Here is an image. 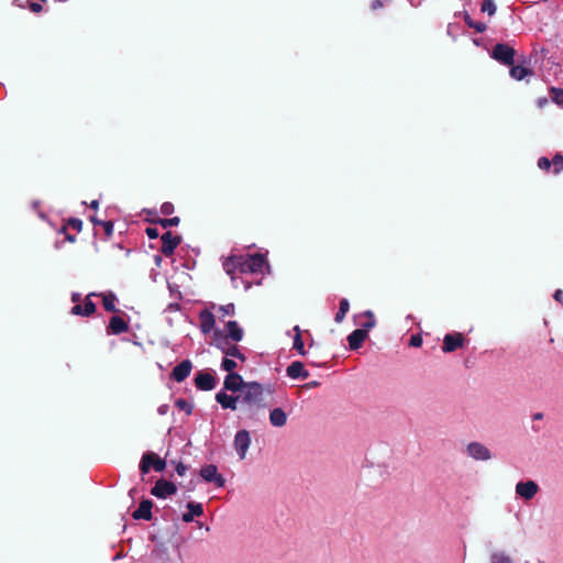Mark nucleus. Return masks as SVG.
I'll list each match as a JSON object with an SVG mask.
<instances>
[{"label": "nucleus", "mask_w": 563, "mask_h": 563, "mask_svg": "<svg viewBox=\"0 0 563 563\" xmlns=\"http://www.w3.org/2000/svg\"><path fill=\"white\" fill-rule=\"evenodd\" d=\"M509 66H510V70H509L510 77L516 79V80H522L527 76H531L532 75V70L529 67L520 66V65H514V64L509 65Z\"/></svg>", "instance_id": "25"}, {"label": "nucleus", "mask_w": 563, "mask_h": 563, "mask_svg": "<svg viewBox=\"0 0 563 563\" xmlns=\"http://www.w3.org/2000/svg\"><path fill=\"white\" fill-rule=\"evenodd\" d=\"M200 330L203 334L210 333L216 324L214 314L208 309H203L199 313Z\"/></svg>", "instance_id": "21"}, {"label": "nucleus", "mask_w": 563, "mask_h": 563, "mask_svg": "<svg viewBox=\"0 0 563 563\" xmlns=\"http://www.w3.org/2000/svg\"><path fill=\"white\" fill-rule=\"evenodd\" d=\"M175 471L176 473L179 475V476H184L186 474V472L188 471V466L185 465L183 462H178L176 464V467H175Z\"/></svg>", "instance_id": "47"}, {"label": "nucleus", "mask_w": 563, "mask_h": 563, "mask_svg": "<svg viewBox=\"0 0 563 563\" xmlns=\"http://www.w3.org/2000/svg\"><path fill=\"white\" fill-rule=\"evenodd\" d=\"M167 287H168V290H169L172 297L181 299V292L179 290L178 285L168 283Z\"/></svg>", "instance_id": "43"}, {"label": "nucleus", "mask_w": 563, "mask_h": 563, "mask_svg": "<svg viewBox=\"0 0 563 563\" xmlns=\"http://www.w3.org/2000/svg\"><path fill=\"white\" fill-rule=\"evenodd\" d=\"M539 485L534 481H520L516 484V494L525 500H531L538 493Z\"/></svg>", "instance_id": "11"}, {"label": "nucleus", "mask_w": 563, "mask_h": 563, "mask_svg": "<svg viewBox=\"0 0 563 563\" xmlns=\"http://www.w3.org/2000/svg\"><path fill=\"white\" fill-rule=\"evenodd\" d=\"M90 220L95 225H100L103 228L107 238H110L113 234L114 225L112 221L99 220L96 217H91Z\"/></svg>", "instance_id": "31"}, {"label": "nucleus", "mask_w": 563, "mask_h": 563, "mask_svg": "<svg viewBox=\"0 0 563 563\" xmlns=\"http://www.w3.org/2000/svg\"><path fill=\"white\" fill-rule=\"evenodd\" d=\"M464 345L463 334L460 332L448 333L444 335L442 351L452 353Z\"/></svg>", "instance_id": "16"}, {"label": "nucleus", "mask_w": 563, "mask_h": 563, "mask_svg": "<svg viewBox=\"0 0 563 563\" xmlns=\"http://www.w3.org/2000/svg\"><path fill=\"white\" fill-rule=\"evenodd\" d=\"M552 166V162L545 157V156H542L538 159V167L542 170H549L550 167Z\"/></svg>", "instance_id": "41"}, {"label": "nucleus", "mask_w": 563, "mask_h": 563, "mask_svg": "<svg viewBox=\"0 0 563 563\" xmlns=\"http://www.w3.org/2000/svg\"><path fill=\"white\" fill-rule=\"evenodd\" d=\"M464 22L468 27L474 29L478 33L484 32L487 27L485 23L474 21L467 13L464 16Z\"/></svg>", "instance_id": "33"}, {"label": "nucleus", "mask_w": 563, "mask_h": 563, "mask_svg": "<svg viewBox=\"0 0 563 563\" xmlns=\"http://www.w3.org/2000/svg\"><path fill=\"white\" fill-rule=\"evenodd\" d=\"M175 406L179 409L186 412L187 416H190L194 410V405L188 402L184 398H178L175 400Z\"/></svg>", "instance_id": "35"}, {"label": "nucleus", "mask_w": 563, "mask_h": 563, "mask_svg": "<svg viewBox=\"0 0 563 563\" xmlns=\"http://www.w3.org/2000/svg\"><path fill=\"white\" fill-rule=\"evenodd\" d=\"M187 511L183 514L181 519L184 522L189 523L194 521L195 517H200L203 515L202 504L196 501H189L186 505Z\"/></svg>", "instance_id": "22"}, {"label": "nucleus", "mask_w": 563, "mask_h": 563, "mask_svg": "<svg viewBox=\"0 0 563 563\" xmlns=\"http://www.w3.org/2000/svg\"><path fill=\"white\" fill-rule=\"evenodd\" d=\"M292 330L296 333L294 336L292 349L296 350L300 355L305 356L307 354V352L305 350V345H303V341L301 338V331H300L299 325H295Z\"/></svg>", "instance_id": "26"}, {"label": "nucleus", "mask_w": 563, "mask_h": 563, "mask_svg": "<svg viewBox=\"0 0 563 563\" xmlns=\"http://www.w3.org/2000/svg\"><path fill=\"white\" fill-rule=\"evenodd\" d=\"M59 232L65 234V240H66V241H68V242H75L76 236H75V235H73V234L67 233V232H66V227H65V225L59 230Z\"/></svg>", "instance_id": "49"}, {"label": "nucleus", "mask_w": 563, "mask_h": 563, "mask_svg": "<svg viewBox=\"0 0 563 563\" xmlns=\"http://www.w3.org/2000/svg\"><path fill=\"white\" fill-rule=\"evenodd\" d=\"M385 1H386V0H374V1L372 2V4H371V8H372L373 10H377V9H379V8L384 7V2H385Z\"/></svg>", "instance_id": "53"}, {"label": "nucleus", "mask_w": 563, "mask_h": 563, "mask_svg": "<svg viewBox=\"0 0 563 563\" xmlns=\"http://www.w3.org/2000/svg\"><path fill=\"white\" fill-rule=\"evenodd\" d=\"M153 501L151 499H143L137 509L132 514L134 520H151L152 519Z\"/></svg>", "instance_id": "20"}, {"label": "nucleus", "mask_w": 563, "mask_h": 563, "mask_svg": "<svg viewBox=\"0 0 563 563\" xmlns=\"http://www.w3.org/2000/svg\"><path fill=\"white\" fill-rule=\"evenodd\" d=\"M553 298L563 306V290L556 289L553 294Z\"/></svg>", "instance_id": "50"}, {"label": "nucleus", "mask_w": 563, "mask_h": 563, "mask_svg": "<svg viewBox=\"0 0 563 563\" xmlns=\"http://www.w3.org/2000/svg\"><path fill=\"white\" fill-rule=\"evenodd\" d=\"M123 556H124V554H122V553H118V554H115V555L113 556L112 561H118V560L122 559Z\"/></svg>", "instance_id": "62"}, {"label": "nucleus", "mask_w": 563, "mask_h": 563, "mask_svg": "<svg viewBox=\"0 0 563 563\" xmlns=\"http://www.w3.org/2000/svg\"><path fill=\"white\" fill-rule=\"evenodd\" d=\"M543 102H547V99H543V100H542V99H540V100H539V104H540V106H541Z\"/></svg>", "instance_id": "63"}, {"label": "nucleus", "mask_w": 563, "mask_h": 563, "mask_svg": "<svg viewBox=\"0 0 563 563\" xmlns=\"http://www.w3.org/2000/svg\"><path fill=\"white\" fill-rule=\"evenodd\" d=\"M349 309H350L349 300L345 298L341 299L340 305H339V310L334 316V321L336 323H341L344 320Z\"/></svg>", "instance_id": "29"}, {"label": "nucleus", "mask_w": 563, "mask_h": 563, "mask_svg": "<svg viewBox=\"0 0 563 563\" xmlns=\"http://www.w3.org/2000/svg\"><path fill=\"white\" fill-rule=\"evenodd\" d=\"M180 222L179 217H173V218H157L153 221L155 224H159L162 228L167 229L170 227H177Z\"/></svg>", "instance_id": "32"}, {"label": "nucleus", "mask_w": 563, "mask_h": 563, "mask_svg": "<svg viewBox=\"0 0 563 563\" xmlns=\"http://www.w3.org/2000/svg\"><path fill=\"white\" fill-rule=\"evenodd\" d=\"M410 346L419 347L422 345V338L420 335H412L409 341Z\"/></svg>", "instance_id": "48"}, {"label": "nucleus", "mask_w": 563, "mask_h": 563, "mask_svg": "<svg viewBox=\"0 0 563 563\" xmlns=\"http://www.w3.org/2000/svg\"><path fill=\"white\" fill-rule=\"evenodd\" d=\"M236 362L230 358L229 356H225L222 358L220 368L222 371L228 372V374L235 373L234 369L236 368Z\"/></svg>", "instance_id": "34"}, {"label": "nucleus", "mask_w": 563, "mask_h": 563, "mask_svg": "<svg viewBox=\"0 0 563 563\" xmlns=\"http://www.w3.org/2000/svg\"><path fill=\"white\" fill-rule=\"evenodd\" d=\"M128 329H129L128 323L121 317L113 316L109 321L107 332L109 334H121V333L128 331Z\"/></svg>", "instance_id": "23"}, {"label": "nucleus", "mask_w": 563, "mask_h": 563, "mask_svg": "<svg viewBox=\"0 0 563 563\" xmlns=\"http://www.w3.org/2000/svg\"><path fill=\"white\" fill-rule=\"evenodd\" d=\"M153 456H155L154 452H146L142 455L140 462V471L142 474H147L152 466Z\"/></svg>", "instance_id": "27"}, {"label": "nucleus", "mask_w": 563, "mask_h": 563, "mask_svg": "<svg viewBox=\"0 0 563 563\" xmlns=\"http://www.w3.org/2000/svg\"><path fill=\"white\" fill-rule=\"evenodd\" d=\"M251 445V435L250 432L245 429L236 431L233 440L234 450L240 457V460H244L247 453V450Z\"/></svg>", "instance_id": "6"}, {"label": "nucleus", "mask_w": 563, "mask_h": 563, "mask_svg": "<svg viewBox=\"0 0 563 563\" xmlns=\"http://www.w3.org/2000/svg\"><path fill=\"white\" fill-rule=\"evenodd\" d=\"M551 162L553 165V174H560L563 170V155L556 153Z\"/></svg>", "instance_id": "38"}, {"label": "nucleus", "mask_w": 563, "mask_h": 563, "mask_svg": "<svg viewBox=\"0 0 563 563\" xmlns=\"http://www.w3.org/2000/svg\"><path fill=\"white\" fill-rule=\"evenodd\" d=\"M532 419L534 421L542 420L543 419V413L542 412H536V413L532 415Z\"/></svg>", "instance_id": "57"}, {"label": "nucleus", "mask_w": 563, "mask_h": 563, "mask_svg": "<svg viewBox=\"0 0 563 563\" xmlns=\"http://www.w3.org/2000/svg\"><path fill=\"white\" fill-rule=\"evenodd\" d=\"M216 401L224 410L229 409L234 411L239 409L238 395H229L224 389H221L216 394Z\"/></svg>", "instance_id": "17"}, {"label": "nucleus", "mask_w": 563, "mask_h": 563, "mask_svg": "<svg viewBox=\"0 0 563 563\" xmlns=\"http://www.w3.org/2000/svg\"><path fill=\"white\" fill-rule=\"evenodd\" d=\"M274 386L268 384L266 386H264V393L266 391L267 394H273L274 393Z\"/></svg>", "instance_id": "56"}, {"label": "nucleus", "mask_w": 563, "mask_h": 563, "mask_svg": "<svg viewBox=\"0 0 563 563\" xmlns=\"http://www.w3.org/2000/svg\"><path fill=\"white\" fill-rule=\"evenodd\" d=\"M177 492V487L173 482L165 478L156 481L155 485L151 489V494L158 499H166Z\"/></svg>", "instance_id": "8"}, {"label": "nucleus", "mask_w": 563, "mask_h": 563, "mask_svg": "<svg viewBox=\"0 0 563 563\" xmlns=\"http://www.w3.org/2000/svg\"><path fill=\"white\" fill-rule=\"evenodd\" d=\"M117 296L113 292H109L107 295H103L102 297V303L106 311L114 312L115 309V301Z\"/></svg>", "instance_id": "30"}, {"label": "nucleus", "mask_w": 563, "mask_h": 563, "mask_svg": "<svg viewBox=\"0 0 563 563\" xmlns=\"http://www.w3.org/2000/svg\"><path fill=\"white\" fill-rule=\"evenodd\" d=\"M97 296L96 292H90L86 296L84 303H76L71 308V313L75 316L90 317L96 311V303L91 297Z\"/></svg>", "instance_id": "13"}, {"label": "nucleus", "mask_w": 563, "mask_h": 563, "mask_svg": "<svg viewBox=\"0 0 563 563\" xmlns=\"http://www.w3.org/2000/svg\"><path fill=\"white\" fill-rule=\"evenodd\" d=\"M246 384L247 382H245L239 373H231L224 377L222 389L231 393H240L245 388Z\"/></svg>", "instance_id": "15"}, {"label": "nucleus", "mask_w": 563, "mask_h": 563, "mask_svg": "<svg viewBox=\"0 0 563 563\" xmlns=\"http://www.w3.org/2000/svg\"><path fill=\"white\" fill-rule=\"evenodd\" d=\"M153 456H155L154 452H146L142 455L140 462V471L142 474H147L152 466Z\"/></svg>", "instance_id": "28"}, {"label": "nucleus", "mask_w": 563, "mask_h": 563, "mask_svg": "<svg viewBox=\"0 0 563 563\" xmlns=\"http://www.w3.org/2000/svg\"><path fill=\"white\" fill-rule=\"evenodd\" d=\"M216 346L221 350V352L225 355L240 360L241 362H245L246 356L241 352L240 347L235 344H229L225 338H221L216 342Z\"/></svg>", "instance_id": "14"}, {"label": "nucleus", "mask_w": 563, "mask_h": 563, "mask_svg": "<svg viewBox=\"0 0 563 563\" xmlns=\"http://www.w3.org/2000/svg\"><path fill=\"white\" fill-rule=\"evenodd\" d=\"M218 383L217 374L212 369H201L195 374V386L202 391H209L216 388Z\"/></svg>", "instance_id": "4"}, {"label": "nucleus", "mask_w": 563, "mask_h": 563, "mask_svg": "<svg viewBox=\"0 0 563 563\" xmlns=\"http://www.w3.org/2000/svg\"><path fill=\"white\" fill-rule=\"evenodd\" d=\"M520 1L523 3H527V2H532L533 0H520Z\"/></svg>", "instance_id": "64"}, {"label": "nucleus", "mask_w": 563, "mask_h": 563, "mask_svg": "<svg viewBox=\"0 0 563 563\" xmlns=\"http://www.w3.org/2000/svg\"><path fill=\"white\" fill-rule=\"evenodd\" d=\"M30 10H31L32 12L37 13V12L42 11V4H41V3H37V2H31V3H30Z\"/></svg>", "instance_id": "52"}, {"label": "nucleus", "mask_w": 563, "mask_h": 563, "mask_svg": "<svg viewBox=\"0 0 563 563\" xmlns=\"http://www.w3.org/2000/svg\"><path fill=\"white\" fill-rule=\"evenodd\" d=\"M466 454L475 461H488L492 459L490 450L477 441L470 442L466 445Z\"/></svg>", "instance_id": "9"}, {"label": "nucleus", "mask_w": 563, "mask_h": 563, "mask_svg": "<svg viewBox=\"0 0 563 563\" xmlns=\"http://www.w3.org/2000/svg\"><path fill=\"white\" fill-rule=\"evenodd\" d=\"M531 429H532L533 432H540L541 431V427H539L537 424H532Z\"/></svg>", "instance_id": "61"}, {"label": "nucleus", "mask_w": 563, "mask_h": 563, "mask_svg": "<svg viewBox=\"0 0 563 563\" xmlns=\"http://www.w3.org/2000/svg\"><path fill=\"white\" fill-rule=\"evenodd\" d=\"M550 97L556 104H563V88L551 87Z\"/></svg>", "instance_id": "36"}, {"label": "nucleus", "mask_w": 563, "mask_h": 563, "mask_svg": "<svg viewBox=\"0 0 563 563\" xmlns=\"http://www.w3.org/2000/svg\"><path fill=\"white\" fill-rule=\"evenodd\" d=\"M168 410H169V406L167 404H163V405L158 406L157 413L159 416H164L168 412Z\"/></svg>", "instance_id": "51"}, {"label": "nucleus", "mask_w": 563, "mask_h": 563, "mask_svg": "<svg viewBox=\"0 0 563 563\" xmlns=\"http://www.w3.org/2000/svg\"><path fill=\"white\" fill-rule=\"evenodd\" d=\"M161 212L165 216H169L174 212V205L172 202H164L161 206Z\"/></svg>", "instance_id": "45"}, {"label": "nucleus", "mask_w": 563, "mask_h": 563, "mask_svg": "<svg viewBox=\"0 0 563 563\" xmlns=\"http://www.w3.org/2000/svg\"><path fill=\"white\" fill-rule=\"evenodd\" d=\"M99 206V201L98 200H92L91 203H90V208L92 209H97Z\"/></svg>", "instance_id": "60"}, {"label": "nucleus", "mask_w": 563, "mask_h": 563, "mask_svg": "<svg viewBox=\"0 0 563 563\" xmlns=\"http://www.w3.org/2000/svg\"><path fill=\"white\" fill-rule=\"evenodd\" d=\"M239 409L243 411L247 418L253 419L256 410L265 408L264 385L258 382H247L245 388L239 394Z\"/></svg>", "instance_id": "2"}, {"label": "nucleus", "mask_w": 563, "mask_h": 563, "mask_svg": "<svg viewBox=\"0 0 563 563\" xmlns=\"http://www.w3.org/2000/svg\"><path fill=\"white\" fill-rule=\"evenodd\" d=\"M319 385H320V383H319V382L313 380V382L308 383L306 386H307L308 388H312V387H317V386H319Z\"/></svg>", "instance_id": "59"}, {"label": "nucleus", "mask_w": 563, "mask_h": 563, "mask_svg": "<svg viewBox=\"0 0 563 563\" xmlns=\"http://www.w3.org/2000/svg\"><path fill=\"white\" fill-rule=\"evenodd\" d=\"M481 10L482 12L488 13V15H494L496 13L497 7L494 0H483Z\"/></svg>", "instance_id": "39"}, {"label": "nucleus", "mask_w": 563, "mask_h": 563, "mask_svg": "<svg viewBox=\"0 0 563 563\" xmlns=\"http://www.w3.org/2000/svg\"><path fill=\"white\" fill-rule=\"evenodd\" d=\"M364 316L367 320L362 323V328L353 330L346 338L352 351L358 350L363 345L364 341L368 336V331L376 325V319L373 311L366 310Z\"/></svg>", "instance_id": "3"}, {"label": "nucleus", "mask_w": 563, "mask_h": 563, "mask_svg": "<svg viewBox=\"0 0 563 563\" xmlns=\"http://www.w3.org/2000/svg\"><path fill=\"white\" fill-rule=\"evenodd\" d=\"M269 422L276 428L284 427L287 422V413L283 408H274L269 412Z\"/></svg>", "instance_id": "24"}, {"label": "nucleus", "mask_w": 563, "mask_h": 563, "mask_svg": "<svg viewBox=\"0 0 563 563\" xmlns=\"http://www.w3.org/2000/svg\"><path fill=\"white\" fill-rule=\"evenodd\" d=\"M200 476L205 482L213 483L219 488L225 485V478L218 472V467L214 464L202 466L200 468Z\"/></svg>", "instance_id": "7"}, {"label": "nucleus", "mask_w": 563, "mask_h": 563, "mask_svg": "<svg viewBox=\"0 0 563 563\" xmlns=\"http://www.w3.org/2000/svg\"><path fill=\"white\" fill-rule=\"evenodd\" d=\"M152 466L155 472H163L166 467V462L155 453V456H153Z\"/></svg>", "instance_id": "40"}, {"label": "nucleus", "mask_w": 563, "mask_h": 563, "mask_svg": "<svg viewBox=\"0 0 563 563\" xmlns=\"http://www.w3.org/2000/svg\"><path fill=\"white\" fill-rule=\"evenodd\" d=\"M219 310L227 316H233L235 313V307L233 303L220 306Z\"/></svg>", "instance_id": "42"}, {"label": "nucleus", "mask_w": 563, "mask_h": 563, "mask_svg": "<svg viewBox=\"0 0 563 563\" xmlns=\"http://www.w3.org/2000/svg\"><path fill=\"white\" fill-rule=\"evenodd\" d=\"M162 247L161 252L165 256H172L176 250V247L180 244L181 238L179 235H173L170 231L165 232L161 236Z\"/></svg>", "instance_id": "12"}, {"label": "nucleus", "mask_w": 563, "mask_h": 563, "mask_svg": "<svg viewBox=\"0 0 563 563\" xmlns=\"http://www.w3.org/2000/svg\"><path fill=\"white\" fill-rule=\"evenodd\" d=\"M68 225L71 229H74V230L79 232V231H81V228H82V221L80 219H78V218H70L68 220Z\"/></svg>", "instance_id": "44"}, {"label": "nucleus", "mask_w": 563, "mask_h": 563, "mask_svg": "<svg viewBox=\"0 0 563 563\" xmlns=\"http://www.w3.org/2000/svg\"><path fill=\"white\" fill-rule=\"evenodd\" d=\"M180 309V305L178 302H170L166 307V311H178Z\"/></svg>", "instance_id": "54"}, {"label": "nucleus", "mask_w": 563, "mask_h": 563, "mask_svg": "<svg viewBox=\"0 0 563 563\" xmlns=\"http://www.w3.org/2000/svg\"><path fill=\"white\" fill-rule=\"evenodd\" d=\"M145 233L150 240H155L159 236L158 229L154 227L146 228Z\"/></svg>", "instance_id": "46"}, {"label": "nucleus", "mask_w": 563, "mask_h": 563, "mask_svg": "<svg viewBox=\"0 0 563 563\" xmlns=\"http://www.w3.org/2000/svg\"><path fill=\"white\" fill-rule=\"evenodd\" d=\"M286 375L291 379H306L310 374L302 362L294 361L287 366Z\"/></svg>", "instance_id": "19"}, {"label": "nucleus", "mask_w": 563, "mask_h": 563, "mask_svg": "<svg viewBox=\"0 0 563 563\" xmlns=\"http://www.w3.org/2000/svg\"><path fill=\"white\" fill-rule=\"evenodd\" d=\"M154 262H155L156 266H158V267H159V266H161V264H162V262H163L162 256H161V255H155V256H154Z\"/></svg>", "instance_id": "58"}, {"label": "nucleus", "mask_w": 563, "mask_h": 563, "mask_svg": "<svg viewBox=\"0 0 563 563\" xmlns=\"http://www.w3.org/2000/svg\"><path fill=\"white\" fill-rule=\"evenodd\" d=\"M192 369V363L190 360H183L179 364H177L172 373L170 378L174 379L177 383L184 382L189 375Z\"/></svg>", "instance_id": "18"}, {"label": "nucleus", "mask_w": 563, "mask_h": 563, "mask_svg": "<svg viewBox=\"0 0 563 563\" xmlns=\"http://www.w3.org/2000/svg\"><path fill=\"white\" fill-rule=\"evenodd\" d=\"M81 300V295L79 292H73L71 294V301L76 305V303H81L80 302Z\"/></svg>", "instance_id": "55"}, {"label": "nucleus", "mask_w": 563, "mask_h": 563, "mask_svg": "<svg viewBox=\"0 0 563 563\" xmlns=\"http://www.w3.org/2000/svg\"><path fill=\"white\" fill-rule=\"evenodd\" d=\"M490 563H512V561L504 552H494L490 555Z\"/></svg>", "instance_id": "37"}, {"label": "nucleus", "mask_w": 563, "mask_h": 563, "mask_svg": "<svg viewBox=\"0 0 563 563\" xmlns=\"http://www.w3.org/2000/svg\"><path fill=\"white\" fill-rule=\"evenodd\" d=\"M225 328H227L225 336H223L220 333V331H218V330L214 332V336H216L217 341L220 340L221 338H225L227 340L231 339L233 342L242 341L243 335H244V330L242 329V327H240L238 321H235V320L228 321L225 324Z\"/></svg>", "instance_id": "10"}, {"label": "nucleus", "mask_w": 563, "mask_h": 563, "mask_svg": "<svg viewBox=\"0 0 563 563\" xmlns=\"http://www.w3.org/2000/svg\"><path fill=\"white\" fill-rule=\"evenodd\" d=\"M492 58L509 66L515 63V49L506 43H497L490 53Z\"/></svg>", "instance_id": "5"}, {"label": "nucleus", "mask_w": 563, "mask_h": 563, "mask_svg": "<svg viewBox=\"0 0 563 563\" xmlns=\"http://www.w3.org/2000/svg\"><path fill=\"white\" fill-rule=\"evenodd\" d=\"M264 267L269 268V265L266 257L260 253L247 255H231L223 262V269L228 275L231 276L234 287H238V278L235 273H262Z\"/></svg>", "instance_id": "1"}]
</instances>
